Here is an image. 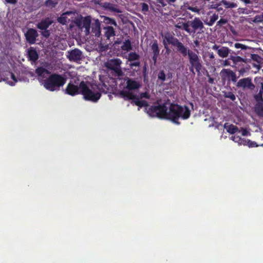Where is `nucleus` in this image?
<instances>
[{"instance_id": "obj_46", "label": "nucleus", "mask_w": 263, "mask_h": 263, "mask_svg": "<svg viewBox=\"0 0 263 263\" xmlns=\"http://www.w3.org/2000/svg\"><path fill=\"white\" fill-rule=\"evenodd\" d=\"M141 8L142 11L143 12H145L148 11V5L146 3H142L141 4Z\"/></svg>"}, {"instance_id": "obj_22", "label": "nucleus", "mask_w": 263, "mask_h": 263, "mask_svg": "<svg viewBox=\"0 0 263 263\" xmlns=\"http://www.w3.org/2000/svg\"><path fill=\"white\" fill-rule=\"evenodd\" d=\"M221 73H224L229 80H231L233 83L237 82V78L236 73L230 69H223Z\"/></svg>"}, {"instance_id": "obj_42", "label": "nucleus", "mask_w": 263, "mask_h": 263, "mask_svg": "<svg viewBox=\"0 0 263 263\" xmlns=\"http://www.w3.org/2000/svg\"><path fill=\"white\" fill-rule=\"evenodd\" d=\"M42 32H41V35L46 37L48 38L50 35V32L49 30L46 29V30H42Z\"/></svg>"}, {"instance_id": "obj_60", "label": "nucleus", "mask_w": 263, "mask_h": 263, "mask_svg": "<svg viewBox=\"0 0 263 263\" xmlns=\"http://www.w3.org/2000/svg\"><path fill=\"white\" fill-rule=\"evenodd\" d=\"M172 73H168V74H167V77L168 79H171L172 78Z\"/></svg>"}, {"instance_id": "obj_2", "label": "nucleus", "mask_w": 263, "mask_h": 263, "mask_svg": "<svg viewBox=\"0 0 263 263\" xmlns=\"http://www.w3.org/2000/svg\"><path fill=\"white\" fill-rule=\"evenodd\" d=\"M101 85L92 84L83 81L80 83V94L86 101L97 102L101 97Z\"/></svg>"}, {"instance_id": "obj_10", "label": "nucleus", "mask_w": 263, "mask_h": 263, "mask_svg": "<svg viewBox=\"0 0 263 263\" xmlns=\"http://www.w3.org/2000/svg\"><path fill=\"white\" fill-rule=\"evenodd\" d=\"M236 86L238 88H241L243 90L248 89L253 90L255 88V86L252 83V79L250 77L240 79L237 82Z\"/></svg>"}, {"instance_id": "obj_16", "label": "nucleus", "mask_w": 263, "mask_h": 263, "mask_svg": "<svg viewBox=\"0 0 263 263\" xmlns=\"http://www.w3.org/2000/svg\"><path fill=\"white\" fill-rule=\"evenodd\" d=\"M53 21L49 17H47L44 19L42 20L36 25V27L40 30H46L47 29L52 23Z\"/></svg>"}, {"instance_id": "obj_58", "label": "nucleus", "mask_w": 263, "mask_h": 263, "mask_svg": "<svg viewBox=\"0 0 263 263\" xmlns=\"http://www.w3.org/2000/svg\"><path fill=\"white\" fill-rule=\"evenodd\" d=\"M11 79L14 81V82H16L17 81L15 75L12 72L11 73Z\"/></svg>"}, {"instance_id": "obj_7", "label": "nucleus", "mask_w": 263, "mask_h": 263, "mask_svg": "<svg viewBox=\"0 0 263 263\" xmlns=\"http://www.w3.org/2000/svg\"><path fill=\"white\" fill-rule=\"evenodd\" d=\"M122 61L120 59H112L107 61L105 66L109 69L112 70L118 76H121L123 72L121 68Z\"/></svg>"}, {"instance_id": "obj_49", "label": "nucleus", "mask_w": 263, "mask_h": 263, "mask_svg": "<svg viewBox=\"0 0 263 263\" xmlns=\"http://www.w3.org/2000/svg\"><path fill=\"white\" fill-rule=\"evenodd\" d=\"M249 139L245 138H241V140L240 142L239 145H248Z\"/></svg>"}, {"instance_id": "obj_45", "label": "nucleus", "mask_w": 263, "mask_h": 263, "mask_svg": "<svg viewBox=\"0 0 263 263\" xmlns=\"http://www.w3.org/2000/svg\"><path fill=\"white\" fill-rule=\"evenodd\" d=\"M231 139L235 142H237L239 144L241 140V138L238 136L234 135L231 137Z\"/></svg>"}, {"instance_id": "obj_64", "label": "nucleus", "mask_w": 263, "mask_h": 263, "mask_svg": "<svg viewBox=\"0 0 263 263\" xmlns=\"http://www.w3.org/2000/svg\"><path fill=\"white\" fill-rule=\"evenodd\" d=\"M261 17H262V20H263V13H262V14H261Z\"/></svg>"}, {"instance_id": "obj_13", "label": "nucleus", "mask_w": 263, "mask_h": 263, "mask_svg": "<svg viewBox=\"0 0 263 263\" xmlns=\"http://www.w3.org/2000/svg\"><path fill=\"white\" fill-rule=\"evenodd\" d=\"M65 91L66 93L71 96H74L80 94V85L77 86L71 83H69L67 85Z\"/></svg>"}, {"instance_id": "obj_18", "label": "nucleus", "mask_w": 263, "mask_h": 263, "mask_svg": "<svg viewBox=\"0 0 263 263\" xmlns=\"http://www.w3.org/2000/svg\"><path fill=\"white\" fill-rule=\"evenodd\" d=\"M27 58L31 62H35L39 59V54L36 49L30 47L27 50Z\"/></svg>"}, {"instance_id": "obj_56", "label": "nucleus", "mask_w": 263, "mask_h": 263, "mask_svg": "<svg viewBox=\"0 0 263 263\" xmlns=\"http://www.w3.org/2000/svg\"><path fill=\"white\" fill-rule=\"evenodd\" d=\"M167 5H172L173 3H175L177 0H165Z\"/></svg>"}, {"instance_id": "obj_27", "label": "nucleus", "mask_w": 263, "mask_h": 263, "mask_svg": "<svg viewBox=\"0 0 263 263\" xmlns=\"http://www.w3.org/2000/svg\"><path fill=\"white\" fill-rule=\"evenodd\" d=\"M257 102L254 107L256 114L259 117H263V103Z\"/></svg>"}, {"instance_id": "obj_8", "label": "nucleus", "mask_w": 263, "mask_h": 263, "mask_svg": "<svg viewBox=\"0 0 263 263\" xmlns=\"http://www.w3.org/2000/svg\"><path fill=\"white\" fill-rule=\"evenodd\" d=\"M84 26L86 30L88 31H89L90 28L91 33L95 36L100 37L101 35V24L99 20H94L91 23H90L89 21L88 23L85 22Z\"/></svg>"}, {"instance_id": "obj_53", "label": "nucleus", "mask_w": 263, "mask_h": 263, "mask_svg": "<svg viewBox=\"0 0 263 263\" xmlns=\"http://www.w3.org/2000/svg\"><path fill=\"white\" fill-rule=\"evenodd\" d=\"M241 135L243 136H247L249 134V132L246 128H241Z\"/></svg>"}, {"instance_id": "obj_54", "label": "nucleus", "mask_w": 263, "mask_h": 263, "mask_svg": "<svg viewBox=\"0 0 263 263\" xmlns=\"http://www.w3.org/2000/svg\"><path fill=\"white\" fill-rule=\"evenodd\" d=\"M131 100H132V102H131L132 104H135L137 106V102H138L139 98L136 95H135V98L131 99Z\"/></svg>"}, {"instance_id": "obj_37", "label": "nucleus", "mask_w": 263, "mask_h": 263, "mask_svg": "<svg viewBox=\"0 0 263 263\" xmlns=\"http://www.w3.org/2000/svg\"><path fill=\"white\" fill-rule=\"evenodd\" d=\"M224 96L225 98H229L233 101H235L236 99L235 95L231 91L225 92Z\"/></svg>"}, {"instance_id": "obj_57", "label": "nucleus", "mask_w": 263, "mask_h": 263, "mask_svg": "<svg viewBox=\"0 0 263 263\" xmlns=\"http://www.w3.org/2000/svg\"><path fill=\"white\" fill-rule=\"evenodd\" d=\"M6 2L9 4H15L17 3V0H6Z\"/></svg>"}, {"instance_id": "obj_40", "label": "nucleus", "mask_w": 263, "mask_h": 263, "mask_svg": "<svg viewBox=\"0 0 263 263\" xmlns=\"http://www.w3.org/2000/svg\"><path fill=\"white\" fill-rule=\"evenodd\" d=\"M130 63L129 65L131 68H133L134 67H139L140 66V61H134L132 62H129Z\"/></svg>"}, {"instance_id": "obj_32", "label": "nucleus", "mask_w": 263, "mask_h": 263, "mask_svg": "<svg viewBox=\"0 0 263 263\" xmlns=\"http://www.w3.org/2000/svg\"><path fill=\"white\" fill-rule=\"evenodd\" d=\"M222 5L226 9L236 8L237 5L236 3L227 1V0H221Z\"/></svg>"}, {"instance_id": "obj_62", "label": "nucleus", "mask_w": 263, "mask_h": 263, "mask_svg": "<svg viewBox=\"0 0 263 263\" xmlns=\"http://www.w3.org/2000/svg\"><path fill=\"white\" fill-rule=\"evenodd\" d=\"M176 27L177 28H179V29L181 28V26H179V25H176Z\"/></svg>"}, {"instance_id": "obj_44", "label": "nucleus", "mask_w": 263, "mask_h": 263, "mask_svg": "<svg viewBox=\"0 0 263 263\" xmlns=\"http://www.w3.org/2000/svg\"><path fill=\"white\" fill-rule=\"evenodd\" d=\"M227 23V20L224 18H220L217 23V26L220 27Z\"/></svg>"}, {"instance_id": "obj_38", "label": "nucleus", "mask_w": 263, "mask_h": 263, "mask_svg": "<svg viewBox=\"0 0 263 263\" xmlns=\"http://www.w3.org/2000/svg\"><path fill=\"white\" fill-rule=\"evenodd\" d=\"M234 47L236 48H240L241 49H249L250 48L248 46L245 45H243V44H242L241 43H236L234 44Z\"/></svg>"}, {"instance_id": "obj_5", "label": "nucleus", "mask_w": 263, "mask_h": 263, "mask_svg": "<svg viewBox=\"0 0 263 263\" xmlns=\"http://www.w3.org/2000/svg\"><path fill=\"white\" fill-rule=\"evenodd\" d=\"M145 109L147 114L152 117L168 120V108L165 103L151 105Z\"/></svg>"}, {"instance_id": "obj_28", "label": "nucleus", "mask_w": 263, "mask_h": 263, "mask_svg": "<svg viewBox=\"0 0 263 263\" xmlns=\"http://www.w3.org/2000/svg\"><path fill=\"white\" fill-rule=\"evenodd\" d=\"M101 18H103V22L107 25H112L115 27H117L118 25L115 19L106 16H102Z\"/></svg>"}, {"instance_id": "obj_11", "label": "nucleus", "mask_w": 263, "mask_h": 263, "mask_svg": "<svg viewBox=\"0 0 263 263\" xmlns=\"http://www.w3.org/2000/svg\"><path fill=\"white\" fill-rule=\"evenodd\" d=\"M67 53V58L71 62L78 63L82 59V52L78 48L68 51Z\"/></svg>"}, {"instance_id": "obj_33", "label": "nucleus", "mask_w": 263, "mask_h": 263, "mask_svg": "<svg viewBox=\"0 0 263 263\" xmlns=\"http://www.w3.org/2000/svg\"><path fill=\"white\" fill-rule=\"evenodd\" d=\"M35 73L39 76H43L44 73H49V71L43 67H40L35 69Z\"/></svg>"}, {"instance_id": "obj_55", "label": "nucleus", "mask_w": 263, "mask_h": 263, "mask_svg": "<svg viewBox=\"0 0 263 263\" xmlns=\"http://www.w3.org/2000/svg\"><path fill=\"white\" fill-rule=\"evenodd\" d=\"M229 58L227 60H226L223 61V65L224 66H229L230 65V62H229Z\"/></svg>"}, {"instance_id": "obj_19", "label": "nucleus", "mask_w": 263, "mask_h": 263, "mask_svg": "<svg viewBox=\"0 0 263 263\" xmlns=\"http://www.w3.org/2000/svg\"><path fill=\"white\" fill-rule=\"evenodd\" d=\"M260 80L257 83V86L260 88L258 93L254 96V98L257 102L263 103V80L259 78Z\"/></svg>"}, {"instance_id": "obj_17", "label": "nucleus", "mask_w": 263, "mask_h": 263, "mask_svg": "<svg viewBox=\"0 0 263 263\" xmlns=\"http://www.w3.org/2000/svg\"><path fill=\"white\" fill-rule=\"evenodd\" d=\"M151 49L153 52V55L152 59L154 63H156L159 55L160 49L158 47V44L157 40H154L152 45L151 46Z\"/></svg>"}, {"instance_id": "obj_6", "label": "nucleus", "mask_w": 263, "mask_h": 263, "mask_svg": "<svg viewBox=\"0 0 263 263\" xmlns=\"http://www.w3.org/2000/svg\"><path fill=\"white\" fill-rule=\"evenodd\" d=\"M163 44L164 48L166 49V52L167 54L171 52V49L168 47V45H171L172 46L174 47L176 50V52L180 54L181 52L179 50L180 47V45H184L179 39L176 37L174 35L169 33L165 34L163 40Z\"/></svg>"}, {"instance_id": "obj_43", "label": "nucleus", "mask_w": 263, "mask_h": 263, "mask_svg": "<svg viewBox=\"0 0 263 263\" xmlns=\"http://www.w3.org/2000/svg\"><path fill=\"white\" fill-rule=\"evenodd\" d=\"M253 22L254 23H261V22H263L262 18L261 17V15H256L254 17Z\"/></svg>"}, {"instance_id": "obj_36", "label": "nucleus", "mask_w": 263, "mask_h": 263, "mask_svg": "<svg viewBox=\"0 0 263 263\" xmlns=\"http://www.w3.org/2000/svg\"><path fill=\"white\" fill-rule=\"evenodd\" d=\"M137 106L141 108L142 107H146L148 108L149 106L148 105V102L145 100H140L139 99L138 102H137Z\"/></svg>"}, {"instance_id": "obj_31", "label": "nucleus", "mask_w": 263, "mask_h": 263, "mask_svg": "<svg viewBox=\"0 0 263 263\" xmlns=\"http://www.w3.org/2000/svg\"><path fill=\"white\" fill-rule=\"evenodd\" d=\"M140 55L136 52H131L128 53L127 59L128 62H132L134 61H140Z\"/></svg>"}, {"instance_id": "obj_29", "label": "nucleus", "mask_w": 263, "mask_h": 263, "mask_svg": "<svg viewBox=\"0 0 263 263\" xmlns=\"http://www.w3.org/2000/svg\"><path fill=\"white\" fill-rule=\"evenodd\" d=\"M121 48V49L123 51H129L132 50L133 48L130 41L129 39L126 40L124 42H123Z\"/></svg>"}, {"instance_id": "obj_9", "label": "nucleus", "mask_w": 263, "mask_h": 263, "mask_svg": "<svg viewBox=\"0 0 263 263\" xmlns=\"http://www.w3.org/2000/svg\"><path fill=\"white\" fill-rule=\"evenodd\" d=\"M103 37L105 38L106 40L109 42L107 43L105 45H103L102 43H101V49L102 51H105L108 49V44L111 42L110 38L111 37H115L116 35V31L115 29L112 26H107L106 27H104L103 28Z\"/></svg>"}, {"instance_id": "obj_12", "label": "nucleus", "mask_w": 263, "mask_h": 263, "mask_svg": "<svg viewBox=\"0 0 263 263\" xmlns=\"http://www.w3.org/2000/svg\"><path fill=\"white\" fill-rule=\"evenodd\" d=\"M39 34L37 31L33 28H29L25 33L26 41L30 45L34 44L38 37Z\"/></svg>"}, {"instance_id": "obj_14", "label": "nucleus", "mask_w": 263, "mask_h": 263, "mask_svg": "<svg viewBox=\"0 0 263 263\" xmlns=\"http://www.w3.org/2000/svg\"><path fill=\"white\" fill-rule=\"evenodd\" d=\"M213 50L217 52L218 55L221 58H226L228 56L231 50L227 47L222 46L219 48V46L215 44L212 47Z\"/></svg>"}, {"instance_id": "obj_47", "label": "nucleus", "mask_w": 263, "mask_h": 263, "mask_svg": "<svg viewBox=\"0 0 263 263\" xmlns=\"http://www.w3.org/2000/svg\"><path fill=\"white\" fill-rule=\"evenodd\" d=\"M248 142V144L247 146H248L249 147H255L258 146L257 143L254 141H252L249 139Z\"/></svg>"}, {"instance_id": "obj_21", "label": "nucleus", "mask_w": 263, "mask_h": 263, "mask_svg": "<svg viewBox=\"0 0 263 263\" xmlns=\"http://www.w3.org/2000/svg\"><path fill=\"white\" fill-rule=\"evenodd\" d=\"M141 86L140 84L132 79H128L126 82V88L128 90H135L139 88Z\"/></svg>"}, {"instance_id": "obj_52", "label": "nucleus", "mask_w": 263, "mask_h": 263, "mask_svg": "<svg viewBox=\"0 0 263 263\" xmlns=\"http://www.w3.org/2000/svg\"><path fill=\"white\" fill-rule=\"evenodd\" d=\"M238 71L240 76H243L244 73L247 72L246 69L244 67L241 68L240 69H238Z\"/></svg>"}, {"instance_id": "obj_30", "label": "nucleus", "mask_w": 263, "mask_h": 263, "mask_svg": "<svg viewBox=\"0 0 263 263\" xmlns=\"http://www.w3.org/2000/svg\"><path fill=\"white\" fill-rule=\"evenodd\" d=\"M58 4V1L57 0H46L43 5L47 8L52 9L55 8Z\"/></svg>"}, {"instance_id": "obj_20", "label": "nucleus", "mask_w": 263, "mask_h": 263, "mask_svg": "<svg viewBox=\"0 0 263 263\" xmlns=\"http://www.w3.org/2000/svg\"><path fill=\"white\" fill-rule=\"evenodd\" d=\"M190 26L194 31L198 29L201 30L204 28L203 23L199 17L194 18V19L191 22Z\"/></svg>"}, {"instance_id": "obj_25", "label": "nucleus", "mask_w": 263, "mask_h": 263, "mask_svg": "<svg viewBox=\"0 0 263 263\" xmlns=\"http://www.w3.org/2000/svg\"><path fill=\"white\" fill-rule=\"evenodd\" d=\"M224 128L227 130V132L231 134H234L238 131V127L233 124L229 125L228 123H225Z\"/></svg>"}, {"instance_id": "obj_23", "label": "nucleus", "mask_w": 263, "mask_h": 263, "mask_svg": "<svg viewBox=\"0 0 263 263\" xmlns=\"http://www.w3.org/2000/svg\"><path fill=\"white\" fill-rule=\"evenodd\" d=\"M222 4L221 3V1L219 0H213L209 6V8L210 9H214L217 10L218 12H220L223 10V8L222 7Z\"/></svg>"}, {"instance_id": "obj_3", "label": "nucleus", "mask_w": 263, "mask_h": 263, "mask_svg": "<svg viewBox=\"0 0 263 263\" xmlns=\"http://www.w3.org/2000/svg\"><path fill=\"white\" fill-rule=\"evenodd\" d=\"M191 116V110L186 105L171 103L168 110V120L174 123L179 125V119L186 120Z\"/></svg>"}, {"instance_id": "obj_39", "label": "nucleus", "mask_w": 263, "mask_h": 263, "mask_svg": "<svg viewBox=\"0 0 263 263\" xmlns=\"http://www.w3.org/2000/svg\"><path fill=\"white\" fill-rule=\"evenodd\" d=\"M187 9L193 12H195L198 14L200 13L201 10V9L197 7L188 6Z\"/></svg>"}, {"instance_id": "obj_4", "label": "nucleus", "mask_w": 263, "mask_h": 263, "mask_svg": "<svg viewBox=\"0 0 263 263\" xmlns=\"http://www.w3.org/2000/svg\"><path fill=\"white\" fill-rule=\"evenodd\" d=\"M67 78L65 74L56 73L51 74L43 81L44 87L50 91H59L66 83Z\"/></svg>"}, {"instance_id": "obj_61", "label": "nucleus", "mask_w": 263, "mask_h": 263, "mask_svg": "<svg viewBox=\"0 0 263 263\" xmlns=\"http://www.w3.org/2000/svg\"><path fill=\"white\" fill-rule=\"evenodd\" d=\"M121 43V41H117L115 42V44H119Z\"/></svg>"}, {"instance_id": "obj_63", "label": "nucleus", "mask_w": 263, "mask_h": 263, "mask_svg": "<svg viewBox=\"0 0 263 263\" xmlns=\"http://www.w3.org/2000/svg\"><path fill=\"white\" fill-rule=\"evenodd\" d=\"M10 84L11 85H14V84H13V83H12V82H11Z\"/></svg>"}, {"instance_id": "obj_51", "label": "nucleus", "mask_w": 263, "mask_h": 263, "mask_svg": "<svg viewBox=\"0 0 263 263\" xmlns=\"http://www.w3.org/2000/svg\"><path fill=\"white\" fill-rule=\"evenodd\" d=\"M140 98H146V99H149V94L146 92H142L140 94Z\"/></svg>"}, {"instance_id": "obj_41", "label": "nucleus", "mask_w": 263, "mask_h": 263, "mask_svg": "<svg viewBox=\"0 0 263 263\" xmlns=\"http://www.w3.org/2000/svg\"><path fill=\"white\" fill-rule=\"evenodd\" d=\"M67 18L66 16H60L58 18V21L60 23L65 25L67 22Z\"/></svg>"}, {"instance_id": "obj_48", "label": "nucleus", "mask_w": 263, "mask_h": 263, "mask_svg": "<svg viewBox=\"0 0 263 263\" xmlns=\"http://www.w3.org/2000/svg\"><path fill=\"white\" fill-rule=\"evenodd\" d=\"M182 26V28L184 30H185L186 32L189 33L191 32L190 29L189 28V25L187 23H183Z\"/></svg>"}, {"instance_id": "obj_24", "label": "nucleus", "mask_w": 263, "mask_h": 263, "mask_svg": "<svg viewBox=\"0 0 263 263\" xmlns=\"http://www.w3.org/2000/svg\"><path fill=\"white\" fill-rule=\"evenodd\" d=\"M120 96L124 98L125 100H130L135 98V95L129 91L121 90L120 92Z\"/></svg>"}, {"instance_id": "obj_35", "label": "nucleus", "mask_w": 263, "mask_h": 263, "mask_svg": "<svg viewBox=\"0 0 263 263\" xmlns=\"http://www.w3.org/2000/svg\"><path fill=\"white\" fill-rule=\"evenodd\" d=\"M166 76L164 71V70H160L158 74V78L161 82H163L166 80Z\"/></svg>"}, {"instance_id": "obj_1", "label": "nucleus", "mask_w": 263, "mask_h": 263, "mask_svg": "<svg viewBox=\"0 0 263 263\" xmlns=\"http://www.w3.org/2000/svg\"><path fill=\"white\" fill-rule=\"evenodd\" d=\"M179 51L183 57L187 56L189 62V70L195 73L194 70L199 75L202 69V61L198 53L190 50L186 46L180 45Z\"/></svg>"}, {"instance_id": "obj_50", "label": "nucleus", "mask_w": 263, "mask_h": 263, "mask_svg": "<svg viewBox=\"0 0 263 263\" xmlns=\"http://www.w3.org/2000/svg\"><path fill=\"white\" fill-rule=\"evenodd\" d=\"M157 2L159 3L162 7H164L167 5L165 0H156Z\"/></svg>"}, {"instance_id": "obj_15", "label": "nucleus", "mask_w": 263, "mask_h": 263, "mask_svg": "<svg viewBox=\"0 0 263 263\" xmlns=\"http://www.w3.org/2000/svg\"><path fill=\"white\" fill-rule=\"evenodd\" d=\"M211 12H209L207 14V16H205L204 18L203 19L204 23L209 26H212L215 23V22L218 18V14L215 13H213L212 15H209L211 14Z\"/></svg>"}, {"instance_id": "obj_34", "label": "nucleus", "mask_w": 263, "mask_h": 263, "mask_svg": "<svg viewBox=\"0 0 263 263\" xmlns=\"http://www.w3.org/2000/svg\"><path fill=\"white\" fill-rule=\"evenodd\" d=\"M251 58L252 60L257 62L258 64L261 63L262 60L259 55L255 53L251 54Z\"/></svg>"}, {"instance_id": "obj_59", "label": "nucleus", "mask_w": 263, "mask_h": 263, "mask_svg": "<svg viewBox=\"0 0 263 263\" xmlns=\"http://www.w3.org/2000/svg\"><path fill=\"white\" fill-rule=\"evenodd\" d=\"M214 79L213 78H210L209 79V80H208V82L211 83V84H212L214 83Z\"/></svg>"}, {"instance_id": "obj_26", "label": "nucleus", "mask_w": 263, "mask_h": 263, "mask_svg": "<svg viewBox=\"0 0 263 263\" xmlns=\"http://www.w3.org/2000/svg\"><path fill=\"white\" fill-rule=\"evenodd\" d=\"M229 59L232 61L233 65L232 66H236L239 63L246 62V60L239 56L230 55Z\"/></svg>"}]
</instances>
